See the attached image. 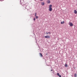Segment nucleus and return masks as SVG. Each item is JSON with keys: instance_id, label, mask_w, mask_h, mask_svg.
<instances>
[{"instance_id": "nucleus-1", "label": "nucleus", "mask_w": 77, "mask_h": 77, "mask_svg": "<svg viewBox=\"0 0 77 77\" xmlns=\"http://www.w3.org/2000/svg\"><path fill=\"white\" fill-rule=\"evenodd\" d=\"M49 11H52V5H50L49 7Z\"/></svg>"}, {"instance_id": "nucleus-2", "label": "nucleus", "mask_w": 77, "mask_h": 77, "mask_svg": "<svg viewBox=\"0 0 77 77\" xmlns=\"http://www.w3.org/2000/svg\"><path fill=\"white\" fill-rule=\"evenodd\" d=\"M45 38H50V36H49V35H47L45 36Z\"/></svg>"}, {"instance_id": "nucleus-3", "label": "nucleus", "mask_w": 77, "mask_h": 77, "mask_svg": "<svg viewBox=\"0 0 77 77\" xmlns=\"http://www.w3.org/2000/svg\"><path fill=\"white\" fill-rule=\"evenodd\" d=\"M69 25L70 26H71L72 27V26H73V24L72 23H69Z\"/></svg>"}, {"instance_id": "nucleus-4", "label": "nucleus", "mask_w": 77, "mask_h": 77, "mask_svg": "<svg viewBox=\"0 0 77 77\" xmlns=\"http://www.w3.org/2000/svg\"><path fill=\"white\" fill-rule=\"evenodd\" d=\"M41 5H42V6H44V5H45V3H44V2H41Z\"/></svg>"}, {"instance_id": "nucleus-5", "label": "nucleus", "mask_w": 77, "mask_h": 77, "mask_svg": "<svg viewBox=\"0 0 77 77\" xmlns=\"http://www.w3.org/2000/svg\"><path fill=\"white\" fill-rule=\"evenodd\" d=\"M57 75H58L59 77H61V75H60L59 73H57Z\"/></svg>"}, {"instance_id": "nucleus-6", "label": "nucleus", "mask_w": 77, "mask_h": 77, "mask_svg": "<svg viewBox=\"0 0 77 77\" xmlns=\"http://www.w3.org/2000/svg\"><path fill=\"white\" fill-rule=\"evenodd\" d=\"M74 14H77V11H76V10H74Z\"/></svg>"}, {"instance_id": "nucleus-7", "label": "nucleus", "mask_w": 77, "mask_h": 77, "mask_svg": "<svg viewBox=\"0 0 77 77\" xmlns=\"http://www.w3.org/2000/svg\"><path fill=\"white\" fill-rule=\"evenodd\" d=\"M74 76L75 77H77V74L75 73L74 74Z\"/></svg>"}, {"instance_id": "nucleus-8", "label": "nucleus", "mask_w": 77, "mask_h": 77, "mask_svg": "<svg viewBox=\"0 0 77 77\" xmlns=\"http://www.w3.org/2000/svg\"><path fill=\"white\" fill-rule=\"evenodd\" d=\"M47 3H48V4H49V3H50V0H48L47 1Z\"/></svg>"}, {"instance_id": "nucleus-9", "label": "nucleus", "mask_w": 77, "mask_h": 77, "mask_svg": "<svg viewBox=\"0 0 77 77\" xmlns=\"http://www.w3.org/2000/svg\"><path fill=\"white\" fill-rule=\"evenodd\" d=\"M65 23V22H64V21H63V22H61V23L62 24H64Z\"/></svg>"}, {"instance_id": "nucleus-10", "label": "nucleus", "mask_w": 77, "mask_h": 77, "mask_svg": "<svg viewBox=\"0 0 77 77\" xmlns=\"http://www.w3.org/2000/svg\"><path fill=\"white\" fill-rule=\"evenodd\" d=\"M46 33L47 35H48V33H49V34H51V32H49L48 33L47 32H46Z\"/></svg>"}, {"instance_id": "nucleus-11", "label": "nucleus", "mask_w": 77, "mask_h": 77, "mask_svg": "<svg viewBox=\"0 0 77 77\" xmlns=\"http://www.w3.org/2000/svg\"><path fill=\"white\" fill-rule=\"evenodd\" d=\"M39 54H40L41 57H42V54L41 53H40Z\"/></svg>"}, {"instance_id": "nucleus-12", "label": "nucleus", "mask_w": 77, "mask_h": 77, "mask_svg": "<svg viewBox=\"0 0 77 77\" xmlns=\"http://www.w3.org/2000/svg\"><path fill=\"white\" fill-rule=\"evenodd\" d=\"M67 66H68V65H67V64H66L65 65V67H67Z\"/></svg>"}, {"instance_id": "nucleus-13", "label": "nucleus", "mask_w": 77, "mask_h": 77, "mask_svg": "<svg viewBox=\"0 0 77 77\" xmlns=\"http://www.w3.org/2000/svg\"><path fill=\"white\" fill-rule=\"evenodd\" d=\"M37 14L36 13H35V17L36 16Z\"/></svg>"}, {"instance_id": "nucleus-14", "label": "nucleus", "mask_w": 77, "mask_h": 77, "mask_svg": "<svg viewBox=\"0 0 77 77\" xmlns=\"http://www.w3.org/2000/svg\"><path fill=\"white\" fill-rule=\"evenodd\" d=\"M36 19H38V16H36Z\"/></svg>"}, {"instance_id": "nucleus-15", "label": "nucleus", "mask_w": 77, "mask_h": 77, "mask_svg": "<svg viewBox=\"0 0 77 77\" xmlns=\"http://www.w3.org/2000/svg\"><path fill=\"white\" fill-rule=\"evenodd\" d=\"M35 18H34V21H35Z\"/></svg>"}, {"instance_id": "nucleus-16", "label": "nucleus", "mask_w": 77, "mask_h": 77, "mask_svg": "<svg viewBox=\"0 0 77 77\" xmlns=\"http://www.w3.org/2000/svg\"><path fill=\"white\" fill-rule=\"evenodd\" d=\"M40 1H43V0H40Z\"/></svg>"}, {"instance_id": "nucleus-17", "label": "nucleus", "mask_w": 77, "mask_h": 77, "mask_svg": "<svg viewBox=\"0 0 77 77\" xmlns=\"http://www.w3.org/2000/svg\"><path fill=\"white\" fill-rule=\"evenodd\" d=\"M51 71H53V70H51Z\"/></svg>"}]
</instances>
